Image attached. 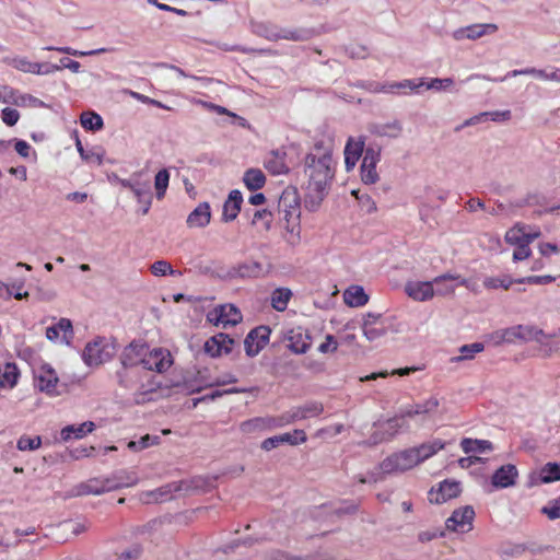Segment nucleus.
<instances>
[{
    "mask_svg": "<svg viewBox=\"0 0 560 560\" xmlns=\"http://www.w3.org/2000/svg\"><path fill=\"white\" fill-rule=\"evenodd\" d=\"M343 301L351 307H360L368 303L369 298L362 287L352 285L345 291Z\"/></svg>",
    "mask_w": 560,
    "mask_h": 560,
    "instance_id": "nucleus-37",
    "label": "nucleus"
},
{
    "mask_svg": "<svg viewBox=\"0 0 560 560\" xmlns=\"http://www.w3.org/2000/svg\"><path fill=\"white\" fill-rule=\"evenodd\" d=\"M538 236L539 232L527 233L525 232V226L516 224L506 231L504 238L510 245L518 246L522 244H530Z\"/></svg>",
    "mask_w": 560,
    "mask_h": 560,
    "instance_id": "nucleus-33",
    "label": "nucleus"
},
{
    "mask_svg": "<svg viewBox=\"0 0 560 560\" xmlns=\"http://www.w3.org/2000/svg\"><path fill=\"white\" fill-rule=\"evenodd\" d=\"M240 431L244 434L259 433L269 431L267 417H255L243 421L240 424Z\"/></svg>",
    "mask_w": 560,
    "mask_h": 560,
    "instance_id": "nucleus-42",
    "label": "nucleus"
},
{
    "mask_svg": "<svg viewBox=\"0 0 560 560\" xmlns=\"http://www.w3.org/2000/svg\"><path fill=\"white\" fill-rule=\"evenodd\" d=\"M460 447L466 454H482L493 450V445L490 441L470 438H464L460 441Z\"/></svg>",
    "mask_w": 560,
    "mask_h": 560,
    "instance_id": "nucleus-36",
    "label": "nucleus"
},
{
    "mask_svg": "<svg viewBox=\"0 0 560 560\" xmlns=\"http://www.w3.org/2000/svg\"><path fill=\"white\" fill-rule=\"evenodd\" d=\"M520 326V342H529V341H536L540 343L541 346H547L548 343L545 341V338H547V335L544 332L542 329L537 328L533 325H518ZM560 337V329L557 332H553L552 335H549L548 338H555Z\"/></svg>",
    "mask_w": 560,
    "mask_h": 560,
    "instance_id": "nucleus-29",
    "label": "nucleus"
},
{
    "mask_svg": "<svg viewBox=\"0 0 560 560\" xmlns=\"http://www.w3.org/2000/svg\"><path fill=\"white\" fill-rule=\"evenodd\" d=\"M59 382V378L56 372L49 366H42L38 373L35 376L36 387L40 392H45L48 395H56V387Z\"/></svg>",
    "mask_w": 560,
    "mask_h": 560,
    "instance_id": "nucleus-23",
    "label": "nucleus"
},
{
    "mask_svg": "<svg viewBox=\"0 0 560 560\" xmlns=\"http://www.w3.org/2000/svg\"><path fill=\"white\" fill-rule=\"evenodd\" d=\"M36 65H37V62H33L25 57L14 58L12 60V66L16 70L25 72V73L35 74Z\"/></svg>",
    "mask_w": 560,
    "mask_h": 560,
    "instance_id": "nucleus-64",
    "label": "nucleus"
},
{
    "mask_svg": "<svg viewBox=\"0 0 560 560\" xmlns=\"http://www.w3.org/2000/svg\"><path fill=\"white\" fill-rule=\"evenodd\" d=\"M160 440L161 439L159 435L145 434L141 436L140 440L138 441H130L127 446L129 450L133 452H139L152 445H158L160 443Z\"/></svg>",
    "mask_w": 560,
    "mask_h": 560,
    "instance_id": "nucleus-52",
    "label": "nucleus"
},
{
    "mask_svg": "<svg viewBox=\"0 0 560 560\" xmlns=\"http://www.w3.org/2000/svg\"><path fill=\"white\" fill-rule=\"evenodd\" d=\"M537 70L538 69H536V68L515 69V70L508 72L503 78H500V79H492L486 74L474 73V74H470L464 82H467V81H470L474 79H483V80L493 81V82H502V81L506 80L508 78H514L517 75H533L536 78Z\"/></svg>",
    "mask_w": 560,
    "mask_h": 560,
    "instance_id": "nucleus-43",
    "label": "nucleus"
},
{
    "mask_svg": "<svg viewBox=\"0 0 560 560\" xmlns=\"http://www.w3.org/2000/svg\"><path fill=\"white\" fill-rule=\"evenodd\" d=\"M285 152L282 150L271 151L265 159L264 165L272 175L287 174L289 166L285 162Z\"/></svg>",
    "mask_w": 560,
    "mask_h": 560,
    "instance_id": "nucleus-30",
    "label": "nucleus"
},
{
    "mask_svg": "<svg viewBox=\"0 0 560 560\" xmlns=\"http://www.w3.org/2000/svg\"><path fill=\"white\" fill-rule=\"evenodd\" d=\"M160 381L149 372H142L139 383L133 393L136 404H144L152 399L151 395L160 388Z\"/></svg>",
    "mask_w": 560,
    "mask_h": 560,
    "instance_id": "nucleus-11",
    "label": "nucleus"
},
{
    "mask_svg": "<svg viewBox=\"0 0 560 560\" xmlns=\"http://www.w3.org/2000/svg\"><path fill=\"white\" fill-rule=\"evenodd\" d=\"M363 335L368 340L374 341L383 337L386 334L384 325H375L370 327L369 325H362Z\"/></svg>",
    "mask_w": 560,
    "mask_h": 560,
    "instance_id": "nucleus-63",
    "label": "nucleus"
},
{
    "mask_svg": "<svg viewBox=\"0 0 560 560\" xmlns=\"http://www.w3.org/2000/svg\"><path fill=\"white\" fill-rule=\"evenodd\" d=\"M560 480V463H547L539 471L532 472L528 479V487H536L541 483H550Z\"/></svg>",
    "mask_w": 560,
    "mask_h": 560,
    "instance_id": "nucleus-18",
    "label": "nucleus"
},
{
    "mask_svg": "<svg viewBox=\"0 0 560 560\" xmlns=\"http://www.w3.org/2000/svg\"><path fill=\"white\" fill-rule=\"evenodd\" d=\"M142 372L140 368H120L116 372L117 383L133 394Z\"/></svg>",
    "mask_w": 560,
    "mask_h": 560,
    "instance_id": "nucleus-27",
    "label": "nucleus"
},
{
    "mask_svg": "<svg viewBox=\"0 0 560 560\" xmlns=\"http://www.w3.org/2000/svg\"><path fill=\"white\" fill-rule=\"evenodd\" d=\"M439 407V400L436 397H430L423 402L416 404L413 406V413L419 415H429L434 412Z\"/></svg>",
    "mask_w": 560,
    "mask_h": 560,
    "instance_id": "nucleus-56",
    "label": "nucleus"
},
{
    "mask_svg": "<svg viewBox=\"0 0 560 560\" xmlns=\"http://www.w3.org/2000/svg\"><path fill=\"white\" fill-rule=\"evenodd\" d=\"M234 340L226 334L220 332L209 338L205 343V351L210 357H220L232 351Z\"/></svg>",
    "mask_w": 560,
    "mask_h": 560,
    "instance_id": "nucleus-20",
    "label": "nucleus"
},
{
    "mask_svg": "<svg viewBox=\"0 0 560 560\" xmlns=\"http://www.w3.org/2000/svg\"><path fill=\"white\" fill-rule=\"evenodd\" d=\"M256 32L269 40L288 39L298 42L308 38L306 31L278 30L269 25H259Z\"/></svg>",
    "mask_w": 560,
    "mask_h": 560,
    "instance_id": "nucleus-15",
    "label": "nucleus"
},
{
    "mask_svg": "<svg viewBox=\"0 0 560 560\" xmlns=\"http://www.w3.org/2000/svg\"><path fill=\"white\" fill-rule=\"evenodd\" d=\"M445 447V442L440 439H434L429 442L422 443L418 446L410 447L416 465L434 456L439 451Z\"/></svg>",
    "mask_w": 560,
    "mask_h": 560,
    "instance_id": "nucleus-24",
    "label": "nucleus"
},
{
    "mask_svg": "<svg viewBox=\"0 0 560 560\" xmlns=\"http://www.w3.org/2000/svg\"><path fill=\"white\" fill-rule=\"evenodd\" d=\"M364 141L361 139L354 140L349 138L345 147V164L347 171L352 170L360 156L364 153Z\"/></svg>",
    "mask_w": 560,
    "mask_h": 560,
    "instance_id": "nucleus-32",
    "label": "nucleus"
},
{
    "mask_svg": "<svg viewBox=\"0 0 560 560\" xmlns=\"http://www.w3.org/2000/svg\"><path fill=\"white\" fill-rule=\"evenodd\" d=\"M485 346L481 342H474L469 345H464L459 348V355L451 359L452 362H459L464 360H470L475 357V354L483 351Z\"/></svg>",
    "mask_w": 560,
    "mask_h": 560,
    "instance_id": "nucleus-48",
    "label": "nucleus"
},
{
    "mask_svg": "<svg viewBox=\"0 0 560 560\" xmlns=\"http://www.w3.org/2000/svg\"><path fill=\"white\" fill-rule=\"evenodd\" d=\"M460 493V485L456 481L444 480L440 483L439 489L429 492L431 503H443L450 499L456 498Z\"/></svg>",
    "mask_w": 560,
    "mask_h": 560,
    "instance_id": "nucleus-22",
    "label": "nucleus"
},
{
    "mask_svg": "<svg viewBox=\"0 0 560 560\" xmlns=\"http://www.w3.org/2000/svg\"><path fill=\"white\" fill-rule=\"evenodd\" d=\"M278 209L285 222L284 229L290 233L292 240H298L301 232V208L298 192L295 190H284L279 198Z\"/></svg>",
    "mask_w": 560,
    "mask_h": 560,
    "instance_id": "nucleus-2",
    "label": "nucleus"
},
{
    "mask_svg": "<svg viewBox=\"0 0 560 560\" xmlns=\"http://www.w3.org/2000/svg\"><path fill=\"white\" fill-rule=\"evenodd\" d=\"M40 445H42L40 436L31 438V436H27V435H22L18 440L16 447L20 451H35V450L39 448Z\"/></svg>",
    "mask_w": 560,
    "mask_h": 560,
    "instance_id": "nucleus-57",
    "label": "nucleus"
},
{
    "mask_svg": "<svg viewBox=\"0 0 560 560\" xmlns=\"http://www.w3.org/2000/svg\"><path fill=\"white\" fill-rule=\"evenodd\" d=\"M475 510L471 505H465L453 511L446 520L445 526L448 530L456 533H468L472 529L475 520Z\"/></svg>",
    "mask_w": 560,
    "mask_h": 560,
    "instance_id": "nucleus-6",
    "label": "nucleus"
},
{
    "mask_svg": "<svg viewBox=\"0 0 560 560\" xmlns=\"http://www.w3.org/2000/svg\"><path fill=\"white\" fill-rule=\"evenodd\" d=\"M81 126L91 131H96L103 128V118L94 112H84L80 117Z\"/></svg>",
    "mask_w": 560,
    "mask_h": 560,
    "instance_id": "nucleus-47",
    "label": "nucleus"
},
{
    "mask_svg": "<svg viewBox=\"0 0 560 560\" xmlns=\"http://www.w3.org/2000/svg\"><path fill=\"white\" fill-rule=\"evenodd\" d=\"M19 91L8 85H0V102L4 104L15 105L18 102Z\"/></svg>",
    "mask_w": 560,
    "mask_h": 560,
    "instance_id": "nucleus-62",
    "label": "nucleus"
},
{
    "mask_svg": "<svg viewBox=\"0 0 560 560\" xmlns=\"http://www.w3.org/2000/svg\"><path fill=\"white\" fill-rule=\"evenodd\" d=\"M19 370L14 363H5L0 366V387L13 388L19 378Z\"/></svg>",
    "mask_w": 560,
    "mask_h": 560,
    "instance_id": "nucleus-38",
    "label": "nucleus"
},
{
    "mask_svg": "<svg viewBox=\"0 0 560 560\" xmlns=\"http://www.w3.org/2000/svg\"><path fill=\"white\" fill-rule=\"evenodd\" d=\"M307 436L303 430L295 429L292 433H283L275 435L262 441L261 448L264 451H271L278 447L280 444L299 445L306 442Z\"/></svg>",
    "mask_w": 560,
    "mask_h": 560,
    "instance_id": "nucleus-16",
    "label": "nucleus"
},
{
    "mask_svg": "<svg viewBox=\"0 0 560 560\" xmlns=\"http://www.w3.org/2000/svg\"><path fill=\"white\" fill-rule=\"evenodd\" d=\"M243 183L249 190H258L266 184V176L259 168H248L243 176Z\"/></svg>",
    "mask_w": 560,
    "mask_h": 560,
    "instance_id": "nucleus-41",
    "label": "nucleus"
},
{
    "mask_svg": "<svg viewBox=\"0 0 560 560\" xmlns=\"http://www.w3.org/2000/svg\"><path fill=\"white\" fill-rule=\"evenodd\" d=\"M115 347L105 338H97L89 342L82 353V360L89 366L101 365L112 359Z\"/></svg>",
    "mask_w": 560,
    "mask_h": 560,
    "instance_id": "nucleus-4",
    "label": "nucleus"
},
{
    "mask_svg": "<svg viewBox=\"0 0 560 560\" xmlns=\"http://www.w3.org/2000/svg\"><path fill=\"white\" fill-rule=\"evenodd\" d=\"M211 220V208L208 202L199 203L187 217L186 223L188 228L201 229L206 228Z\"/></svg>",
    "mask_w": 560,
    "mask_h": 560,
    "instance_id": "nucleus-25",
    "label": "nucleus"
},
{
    "mask_svg": "<svg viewBox=\"0 0 560 560\" xmlns=\"http://www.w3.org/2000/svg\"><path fill=\"white\" fill-rule=\"evenodd\" d=\"M140 176H141V173H139V172L133 173L130 176V178H120L118 175L112 174L110 176H108V179L112 183H116L124 188L132 190L135 188V186L137 185V183L140 180Z\"/></svg>",
    "mask_w": 560,
    "mask_h": 560,
    "instance_id": "nucleus-58",
    "label": "nucleus"
},
{
    "mask_svg": "<svg viewBox=\"0 0 560 560\" xmlns=\"http://www.w3.org/2000/svg\"><path fill=\"white\" fill-rule=\"evenodd\" d=\"M451 278L444 279L442 282L434 283V292L436 295L446 296L455 292L457 285L468 288V280L456 273H444Z\"/></svg>",
    "mask_w": 560,
    "mask_h": 560,
    "instance_id": "nucleus-28",
    "label": "nucleus"
},
{
    "mask_svg": "<svg viewBox=\"0 0 560 560\" xmlns=\"http://www.w3.org/2000/svg\"><path fill=\"white\" fill-rule=\"evenodd\" d=\"M270 329L259 326L249 331L244 340L245 352L248 357L257 355L269 341Z\"/></svg>",
    "mask_w": 560,
    "mask_h": 560,
    "instance_id": "nucleus-12",
    "label": "nucleus"
},
{
    "mask_svg": "<svg viewBox=\"0 0 560 560\" xmlns=\"http://www.w3.org/2000/svg\"><path fill=\"white\" fill-rule=\"evenodd\" d=\"M207 318L214 325H222L225 328L238 324L242 320V314L233 304H224L209 312Z\"/></svg>",
    "mask_w": 560,
    "mask_h": 560,
    "instance_id": "nucleus-9",
    "label": "nucleus"
},
{
    "mask_svg": "<svg viewBox=\"0 0 560 560\" xmlns=\"http://www.w3.org/2000/svg\"><path fill=\"white\" fill-rule=\"evenodd\" d=\"M335 161L332 159V143L317 141L304 158L303 173L306 182L307 197L315 206L324 199L335 176Z\"/></svg>",
    "mask_w": 560,
    "mask_h": 560,
    "instance_id": "nucleus-1",
    "label": "nucleus"
},
{
    "mask_svg": "<svg viewBox=\"0 0 560 560\" xmlns=\"http://www.w3.org/2000/svg\"><path fill=\"white\" fill-rule=\"evenodd\" d=\"M168 183H170L168 171L166 168L160 170L156 173L155 178H154V188H155V192H156V198L159 200L164 198V196L166 194V189L168 187Z\"/></svg>",
    "mask_w": 560,
    "mask_h": 560,
    "instance_id": "nucleus-50",
    "label": "nucleus"
},
{
    "mask_svg": "<svg viewBox=\"0 0 560 560\" xmlns=\"http://www.w3.org/2000/svg\"><path fill=\"white\" fill-rule=\"evenodd\" d=\"M416 465L410 448L394 453L383 459L378 466L380 471H373L368 478H361L360 482H377L383 479L382 475L404 472L413 468Z\"/></svg>",
    "mask_w": 560,
    "mask_h": 560,
    "instance_id": "nucleus-3",
    "label": "nucleus"
},
{
    "mask_svg": "<svg viewBox=\"0 0 560 560\" xmlns=\"http://www.w3.org/2000/svg\"><path fill=\"white\" fill-rule=\"evenodd\" d=\"M118 489L124 487H132L138 482V476L133 471L125 469L117 470L113 474Z\"/></svg>",
    "mask_w": 560,
    "mask_h": 560,
    "instance_id": "nucleus-51",
    "label": "nucleus"
},
{
    "mask_svg": "<svg viewBox=\"0 0 560 560\" xmlns=\"http://www.w3.org/2000/svg\"><path fill=\"white\" fill-rule=\"evenodd\" d=\"M541 514L546 515L550 521L560 518V495L551 499L540 510Z\"/></svg>",
    "mask_w": 560,
    "mask_h": 560,
    "instance_id": "nucleus-54",
    "label": "nucleus"
},
{
    "mask_svg": "<svg viewBox=\"0 0 560 560\" xmlns=\"http://www.w3.org/2000/svg\"><path fill=\"white\" fill-rule=\"evenodd\" d=\"M513 282H516V280H513L509 276H502V277H489L483 280V285L487 289H509Z\"/></svg>",
    "mask_w": 560,
    "mask_h": 560,
    "instance_id": "nucleus-53",
    "label": "nucleus"
},
{
    "mask_svg": "<svg viewBox=\"0 0 560 560\" xmlns=\"http://www.w3.org/2000/svg\"><path fill=\"white\" fill-rule=\"evenodd\" d=\"M374 431L370 435L369 440L364 442L366 445H377L383 442H388V436L386 435V432L383 430V423H374Z\"/></svg>",
    "mask_w": 560,
    "mask_h": 560,
    "instance_id": "nucleus-60",
    "label": "nucleus"
},
{
    "mask_svg": "<svg viewBox=\"0 0 560 560\" xmlns=\"http://www.w3.org/2000/svg\"><path fill=\"white\" fill-rule=\"evenodd\" d=\"M424 84V78L405 79L398 82L381 84L375 89V91L398 95L419 94L420 89L423 88Z\"/></svg>",
    "mask_w": 560,
    "mask_h": 560,
    "instance_id": "nucleus-8",
    "label": "nucleus"
},
{
    "mask_svg": "<svg viewBox=\"0 0 560 560\" xmlns=\"http://www.w3.org/2000/svg\"><path fill=\"white\" fill-rule=\"evenodd\" d=\"M151 272L156 277H162L166 275H175L176 271L173 269L172 265L166 260H156L151 266Z\"/></svg>",
    "mask_w": 560,
    "mask_h": 560,
    "instance_id": "nucleus-61",
    "label": "nucleus"
},
{
    "mask_svg": "<svg viewBox=\"0 0 560 560\" xmlns=\"http://www.w3.org/2000/svg\"><path fill=\"white\" fill-rule=\"evenodd\" d=\"M267 419H268V428H269V430L282 428V427H285L288 424L294 423V420L292 418V415H291L290 410L283 412L280 416H277V417L267 416Z\"/></svg>",
    "mask_w": 560,
    "mask_h": 560,
    "instance_id": "nucleus-55",
    "label": "nucleus"
},
{
    "mask_svg": "<svg viewBox=\"0 0 560 560\" xmlns=\"http://www.w3.org/2000/svg\"><path fill=\"white\" fill-rule=\"evenodd\" d=\"M381 160V149L378 147H369L364 151L361 164V179L364 184H374L378 180L376 164Z\"/></svg>",
    "mask_w": 560,
    "mask_h": 560,
    "instance_id": "nucleus-10",
    "label": "nucleus"
},
{
    "mask_svg": "<svg viewBox=\"0 0 560 560\" xmlns=\"http://www.w3.org/2000/svg\"><path fill=\"white\" fill-rule=\"evenodd\" d=\"M272 221L273 215L271 211L267 209L255 210L250 219L252 225L259 226L265 231H269L271 229Z\"/></svg>",
    "mask_w": 560,
    "mask_h": 560,
    "instance_id": "nucleus-46",
    "label": "nucleus"
},
{
    "mask_svg": "<svg viewBox=\"0 0 560 560\" xmlns=\"http://www.w3.org/2000/svg\"><path fill=\"white\" fill-rule=\"evenodd\" d=\"M447 276H438L431 281H410L406 283L405 291L415 301L424 302L434 295V283L442 282Z\"/></svg>",
    "mask_w": 560,
    "mask_h": 560,
    "instance_id": "nucleus-7",
    "label": "nucleus"
},
{
    "mask_svg": "<svg viewBox=\"0 0 560 560\" xmlns=\"http://www.w3.org/2000/svg\"><path fill=\"white\" fill-rule=\"evenodd\" d=\"M73 335L72 323L68 318H60L55 325L46 328V338L52 342L70 345Z\"/></svg>",
    "mask_w": 560,
    "mask_h": 560,
    "instance_id": "nucleus-13",
    "label": "nucleus"
},
{
    "mask_svg": "<svg viewBox=\"0 0 560 560\" xmlns=\"http://www.w3.org/2000/svg\"><path fill=\"white\" fill-rule=\"evenodd\" d=\"M291 296V290L278 288L271 293V306L278 312H283L287 310Z\"/></svg>",
    "mask_w": 560,
    "mask_h": 560,
    "instance_id": "nucleus-44",
    "label": "nucleus"
},
{
    "mask_svg": "<svg viewBox=\"0 0 560 560\" xmlns=\"http://www.w3.org/2000/svg\"><path fill=\"white\" fill-rule=\"evenodd\" d=\"M79 494H102L104 489L101 487V479H91L88 482L80 485Z\"/></svg>",
    "mask_w": 560,
    "mask_h": 560,
    "instance_id": "nucleus-59",
    "label": "nucleus"
},
{
    "mask_svg": "<svg viewBox=\"0 0 560 560\" xmlns=\"http://www.w3.org/2000/svg\"><path fill=\"white\" fill-rule=\"evenodd\" d=\"M370 130L378 137L396 138L400 135L402 127L398 120H393L386 124H374Z\"/></svg>",
    "mask_w": 560,
    "mask_h": 560,
    "instance_id": "nucleus-39",
    "label": "nucleus"
},
{
    "mask_svg": "<svg viewBox=\"0 0 560 560\" xmlns=\"http://www.w3.org/2000/svg\"><path fill=\"white\" fill-rule=\"evenodd\" d=\"M408 429V422L398 417L390 418L383 422V430L386 432L388 441L393 440L399 432L407 431Z\"/></svg>",
    "mask_w": 560,
    "mask_h": 560,
    "instance_id": "nucleus-45",
    "label": "nucleus"
},
{
    "mask_svg": "<svg viewBox=\"0 0 560 560\" xmlns=\"http://www.w3.org/2000/svg\"><path fill=\"white\" fill-rule=\"evenodd\" d=\"M173 364L172 355L168 350L162 348L150 349L144 352V358L140 369L143 372H159L163 373Z\"/></svg>",
    "mask_w": 560,
    "mask_h": 560,
    "instance_id": "nucleus-5",
    "label": "nucleus"
},
{
    "mask_svg": "<svg viewBox=\"0 0 560 560\" xmlns=\"http://www.w3.org/2000/svg\"><path fill=\"white\" fill-rule=\"evenodd\" d=\"M95 428L96 425L93 421H85L80 424H70L61 430L60 436L63 441H69L71 439H82L88 433L93 432Z\"/></svg>",
    "mask_w": 560,
    "mask_h": 560,
    "instance_id": "nucleus-35",
    "label": "nucleus"
},
{
    "mask_svg": "<svg viewBox=\"0 0 560 560\" xmlns=\"http://www.w3.org/2000/svg\"><path fill=\"white\" fill-rule=\"evenodd\" d=\"M518 471L513 464H506L498 468L491 477V483L495 489H504L515 485Z\"/></svg>",
    "mask_w": 560,
    "mask_h": 560,
    "instance_id": "nucleus-21",
    "label": "nucleus"
},
{
    "mask_svg": "<svg viewBox=\"0 0 560 560\" xmlns=\"http://www.w3.org/2000/svg\"><path fill=\"white\" fill-rule=\"evenodd\" d=\"M518 331H520L518 325L508 327L504 329H499V330H495L494 332H492L491 340L495 345L520 342Z\"/></svg>",
    "mask_w": 560,
    "mask_h": 560,
    "instance_id": "nucleus-40",
    "label": "nucleus"
},
{
    "mask_svg": "<svg viewBox=\"0 0 560 560\" xmlns=\"http://www.w3.org/2000/svg\"><path fill=\"white\" fill-rule=\"evenodd\" d=\"M131 191L138 203L141 205V213L147 214L153 200L150 182L140 179Z\"/></svg>",
    "mask_w": 560,
    "mask_h": 560,
    "instance_id": "nucleus-31",
    "label": "nucleus"
},
{
    "mask_svg": "<svg viewBox=\"0 0 560 560\" xmlns=\"http://www.w3.org/2000/svg\"><path fill=\"white\" fill-rule=\"evenodd\" d=\"M324 411V406L317 401H310L302 406L290 409L292 418L295 421L305 420L319 416Z\"/></svg>",
    "mask_w": 560,
    "mask_h": 560,
    "instance_id": "nucleus-34",
    "label": "nucleus"
},
{
    "mask_svg": "<svg viewBox=\"0 0 560 560\" xmlns=\"http://www.w3.org/2000/svg\"><path fill=\"white\" fill-rule=\"evenodd\" d=\"M498 30L495 24L491 23H480V24H471L465 27H460L453 32V38L456 40L463 39H478L486 34L494 33Z\"/></svg>",
    "mask_w": 560,
    "mask_h": 560,
    "instance_id": "nucleus-17",
    "label": "nucleus"
},
{
    "mask_svg": "<svg viewBox=\"0 0 560 560\" xmlns=\"http://www.w3.org/2000/svg\"><path fill=\"white\" fill-rule=\"evenodd\" d=\"M44 49L50 50V51H58V52H62V54H67V55L75 56V57L95 56V55L106 52L108 50L107 48H98V49H94V50H90V51H82V50L73 49L68 46H63V47L46 46V47H44Z\"/></svg>",
    "mask_w": 560,
    "mask_h": 560,
    "instance_id": "nucleus-49",
    "label": "nucleus"
},
{
    "mask_svg": "<svg viewBox=\"0 0 560 560\" xmlns=\"http://www.w3.org/2000/svg\"><path fill=\"white\" fill-rule=\"evenodd\" d=\"M242 203V192L238 189L231 190L228 199L224 201L223 205L222 220L224 222H231L235 220L241 211Z\"/></svg>",
    "mask_w": 560,
    "mask_h": 560,
    "instance_id": "nucleus-26",
    "label": "nucleus"
},
{
    "mask_svg": "<svg viewBox=\"0 0 560 560\" xmlns=\"http://www.w3.org/2000/svg\"><path fill=\"white\" fill-rule=\"evenodd\" d=\"M288 348L296 353L303 354L311 348V336L302 327H295L287 332Z\"/></svg>",
    "mask_w": 560,
    "mask_h": 560,
    "instance_id": "nucleus-19",
    "label": "nucleus"
},
{
    "mask_svg": "<svg viewBox=\"0 0 560 560\" xmlns=\"http://www.w3.org/2000/svg\"><path fill=\"white\" fill-rule=\"evenodd\" d=\"M148 345L141 341L130 342L121 352V368H140Z\"/></svg>",
    "mask_w": 560,
    "mask_h": 560,
    "instance_id": "nucleus-14",
    "label": "nucleus"
}]
</instances>
